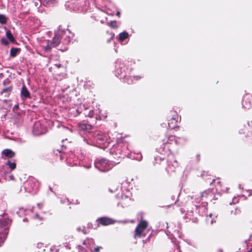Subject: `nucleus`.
Instances as JSON below:
<instances>
[{"label":"nucleus","instance_id":"nucleus-23","mask_svg":"<svg viewBox=\"0 0 252 252\" xmlns=\"http://www.w3.org/2000/svg\"><path fill=\"white\" fill-rule=\"evenodd\" d=\"M251 194H252V190H250V194H249V195H251Z\"/></svg>","mask_w":252,"mask_h":252},{"label":"nucleus","instance_id":"nucleus-3","mask_svg":"<svg viewBox=\"0 0 252 252\" xmlns=\"http://www.w3.org/2000/svg\"><path fill=\"white\" fill-rule=\"evenodd\" d=\"M97 221L103 225H106L113 223L112 219L107 218H101L97 220Z\"/></svg>","mask_w":252,"mask_h":252},{"label":"nucleus","instance_id":"nucleus-15","mask_svg":"<svg viewBox=\"0 0 252 252\" xmlns=\"http://www.w3.org/2000/svg\"><path fill=\"white\" fill-rule=\"evenodd\" d=\"M1 43L3 45H6L8 44V41L5 39L4 38H2L1 39Z\"/></svg>","mask_w":252,"mask_h":252},{"label":"nucleus","instance_id":"nucleus-18","mask_svg":"<svg viewBox=\"0 0 252 252\" xmlns=\"http://www.w3.org/2000/svg\"><path fill=\"white\" fill-rule=\"evenodd\" d=\"M40 125V124L39 123H36L35 124V126H34V129H35V128H37Z\"/></svg>","mask_w":252,"mask_h":252},{"label":"nucleus","instance_id":"nucleus-4","mask_svg":"<svg viewBox=\"0 0 252 252\" xmlns=\"http://www.w3.org/2000/svg\"><path fill=\"white\" fill-rule=\"evenodd\" d=\"M2 154L5 157H8V158H12L15 155L14 153L12 151H11V150H9V149L4 150L2 151Z\"/></svg>","mask_w":252,"mask_h":252},{"label":"nucleus","instance_id":"nucleus-19","mask_svg":"<svg viewBox=\"0 0 252 252\" xmlns=\"http://www.w3.org/2000/svg\"><path fill=\"white\" fill-rule=\"evenodd\" d=\"M134 78H135L136 80H138L140 78H141V77L140 76H134Z\"/></svg>","mask_w":252,"mask_h":252},{"label":"nucleus","instance_id":"nucleus-12","mask_svg":"<svg viewBox=\"0 0 252 252\" xmlns=\"http://www.w3.org/2000/svg\"><path fill=\"white\" fill-rule=\"evenodd\" d=\"M7 18L6 17L3 15L0 14V23L1 24H4L7 22Z\"/></svg>","mask_w":252,"mask_h":252},{"label":"nucleus","instance_id":"nucleus-8","mask_svg":"<svg viewBox=\"0 0 252 252\" xmlns=\"http://www.w3.org/2000/svg\"><path fill=\"white\" fill-rule=\"evenodd\" d=\"M19 51V49L16 48H12L10 51V56L14 57L17 55V53Z\"/></svg>","mask_w":252,"mask_h":252},{"label":"nucleus","instance_id":"nucleus-10","mask_svg":"<svg viewBox=\"0 0 252 252\" xmlns=\"http://www.w3.org/2000/svg\"><path fill=\"white\" fill-rule=\"evenodd\" d=\"M6 35L7 38L9 39V40L10 42H14V41H15L13 35L11 34V33L9 31H7L6 32Z\"/></svg>","mask_w":252,"mask_h":252},{"label":"nucleus","instance_id":"nucleus-22","mask_svg":"<svg viewBox=\"0 0 252 252\" xmlns=\"http://www.w3.org/2000/svg\"><path fill=\"white\" fill-rule=\"evenodd\" d=\"M82 232H83V233L84 234H86V233H87V232H86L85 230H82Z\"/></svg>","mask_w":252,"mask_h":252},{"label":"nucleus","instance_id":"nucleus-17","mask_svg":"<svg viewBox=\"0 0 252 252\" xmlns=\"http://www.w3.org/2000/svg\"><path fill=\"white\" fill-rule=\"evenodd\" d=\"M101 249V247H97L94 249L95 252H99Z\"/></svg>","mask_w":252,"mask_h":252},{"label":"nucleus","instance_id":"nucleus-21","mask_svg":"<svg viewBox=\"0 0 252 252\" xmlns=\"http://www.w3.org/2000/svg\"><path fill=\"white\" fill-rule=\"evenodd\" d=\"M116 15L120 17V12L119 11H117V12L116 13Z\"/></svg>","mask_w":252,"mask_h":252},{"label":"nucleus","instance_id":"nucleus-16","mask_svg":"<svg viewBox=\"0 0 252 252\" xmlns=\"http://www.w3.org/2000/svg\"><path fill=\"white\" fill-rule=\"evenodd\" d=\"M89 241H91L93 242V240H86L84 242L83 244L85 245H87V244L89 243Z\"/></svg>","mask_w":252,"mask_h":252},{"label":"nucleus","instance_id":"nucleus-26","mask_svg":"<svg viewBox=\"0 0 252 252\" xmlns=\"http://www.w3.org/2000/svg\"><path fill=\"white\" fill-rule=\"evenodd\" d=\"M212 215L211 214H210L209 215V217H210V218H211Z\"/></svg>","mask_w":252,"mask_h":252},{"label":"nucleus","instance_id":"nucleus-20","mask_svg":"<svg viewBox=\"0 0 252 252\" xmlns=\"http://www.w3.org/2000/svg\"><path fill=\"white\" fill-rule=\"evenodd\" d=\"M35 134H39L40 133H41V132H40V131H35Z\"/></svg>","mask_w":252,"mask_h":252},{"label":"nucleus","instance_id":"nucleus-2","mask_svg":"<svg viewBox=\"0 0 252 252\" xmlns=\"http://www.w3.org/2000/svg\"><path fill=\"white\" fill-rule=\"evenodd\" d=\"M147 226V222L145 220H141L135 229L134 238H140L145 235V230Z\"/></svg>","mask_w":252,"mask_h":252},{"label":"nucleus","instance_id":"nucleus-7","mask_svg":"<svg viewBox=\"0 0 252 252\" xmlns=\"http://www.w3.org/2000/svg\"><path fill=\"white\" fill-rule=\"evenodd\" d=\"M59 43L60 38L59 36L56 35L55 37L53 38L52 42L51 43L52 44V46L56 47L59 44Z\"/></svg>","mask_w":252,"mask_h":252},{"label":"nucleus","instance_id":"nucleus-14","mask_svg":"<svg viewBox=\"0 0 252 252\" xmlns=\"http://www.w3.org/2000/svg\"><path fill=\"white\" fill-rule=\"evenodd\" d=\"M7 164L9 165V167L12 169L13 170L16 167V164L14 162H10L9 161L7 162Z\"/></svg>","mask_w":252,"mask_h":252},{"label":"nucleus","instance_id":"nucleus-25","mask_svg":"<svg viewBox=\"0 0 252 252\" xmlns=\"http://www.w3.org/2000/svg\"><path fill=\"white\" fill-rule=\"evenodd\" d=\"M102 117H103L104 118H105L106 117V116L105 115H102Z\"/></svg>","mask_w":252,"mask_h":252},{"label":"nucleus","instance_id":"nucleus-9","mask_svg":"<svg viewBox=\"0 0 252 252\" xmlns=\"http://www.w3.org/2000/svg\"><path fill=\"white\" fill-rule=\"evenodd\" d=\"M79 127L80 130H88V129H90L91 126L87 125L85 124H79Z\"/></svg>","mask_w":252,"mask_h":252},{"label":"nucleus","instance_id":"nucleus-1","mask_svg":"<svg viewBox=\"0 0 252 252\" xmlns=\"http://www.w3.org/2000/svg\"><path fill=\"white\" fill-rule=\"evenodd\" d=\"M95 166L99 170L105 172L111 169L114 166V163L105 159L102 158L95 162Z\"/></svg>","mask_w":252,"mask_h":252},{"label":"nucleus","instance_id":"nucleus-5","mask_svg":"<svg viewBox=\"0 0 252 252\" xmlns=\"http://www.w3.org/2000/svg\"><path fill=\"white\" fill-rule=\"evenodd\" d=\"M128 37V33L127 32H123L120 33V34H119V40L121 42H123L125 39L127 38Z\"/></svg>","mask_w":252,"mask_h":252},{"label":"nucleus","instance_id":"nucleus-13","mask_svg":"<svg viewBox=\"0 0 252 252\" xmlns=\"http://www.w3.org/2000/svg\"><path fill=\"white\" fill-rule=\"evenodd\" d=\"M109 26L114 29H117L118 28V26L117 25L116 21H111L109 24Z\"/></svg>","mask_w":252,"mask_h":252},{"label":"nucleus","instance_id":"nucleus-24","mask_svg":"<svg viewBox=\"0 0 252 252\" xmlns=\"http://www.w3.org/2000/svg\"><path fill=\"white\" fill-rule=\"evenodd\" d=\"M93 115V114L91 113V112H90V116L92 117Z\"/></svg>","mask_w":252,"mask_h":252},{"label":"nucleus","instance_id":"nucleus-11","mask_svg":"<svg viewBox=\"0 0 252 252\" xmlns=\"http://www.w3.org/2000/svg\"><path fill=\"white\" fill-rule=\"evenodd\" d=\"M40 47L45 51L46 52H48L51 50V49L53 47L52 46V44L51 43L50 44H48L46 46H44L42 45H40Z\"/></svg>","mask_w":252,"mask_h":252},{"label":"nucleus","instance_id":"nucleus-6","mask_svg":"<svg viewBox=\"0 0 252 252\" xmlns=\"http://www.w3.org/2000/svg\"><path fill=\"white\" fill-rule=\"evenodd\" d=\"M21 94L25 97H28L30 96V93L25 87L22 88L21 91Z\"/></svg>","mask_w":252,"mask_h":252}]
</instances>
